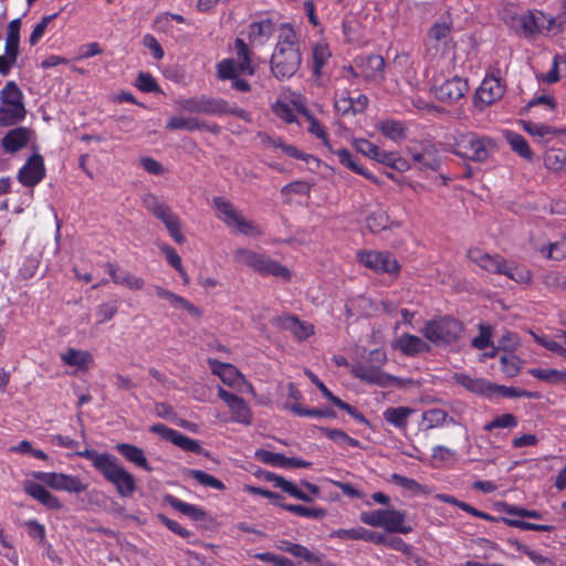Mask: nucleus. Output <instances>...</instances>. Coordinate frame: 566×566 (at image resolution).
Instances as JSON below:
<instances>
[{
	"mask_svg": "<svg viewBox=\"0 0 566 566\" xmlns=\"http://www.w3.org/2000/svg\"><path fill=\"white\" fill-rule=\"evenodd\" d=\"M506 139L511 145L512 149L517 153L520 156L531 159L532 151L526 143L525 138L516 133L509 132L506 134Z\"/></svg>",
	"mask_w": 566,
	"mask_h": 566,
	"instance_id": "53",
	"label": "nucleus"
},
{
	"mask_svg": "<svg viewBox=\"0 0 566 566\" xmlns=\"http://www.w3.org/2000/svg\"><path fill=\"white\" fill-rule=\"evenodd\" d=\"M31 135V129L27 127L13 128L3 136L1 146L6 153L14 154L28 145Z\"/></svg>",
	"mask_w": 566,
	"mask_h": 566,
	"instance_id": "24",
	"label": "nucleus"
},
{
	"mask_svg": "<svg viewBox=\"0 0 566 566\" xmlns=\"http://www.w3.org/2000/svg\"><path fill=\"white\" fill-rule=\"evenodd\" d=\"M265 479L270 482H273L276 488L282 489L284 492L289 493L290 495L294 496L297 500L304 502L313 501V496L306 494L305 492L300 490L294 483L285 480L284 478L275 473H266Z\"/></svg>",
	"mask_w": 566,
	"mask_h": 566,
	"instance_id": "35",
	"label": "nucleus"
},
{
	"mask_svg": "<svg viewBox=\"0 0 566 566\" xmlns=\"http://www.w3.org/2000/svg\"><path fill=\"white\" fill-rule=\"evenodd\" d=\"M171 443L179 447L184 451L192 452L196 454H202L203 450L200 443L197 440H193L179 431L176 432V436L171 440Z\"/></svg>",
	"mask_w": 566,
	"mask_h": 566,
	"instance_id": "54",
	"label": "nucleus"
},
{
	"mask_svg": "<svg viewBox=\"0 0 566 566\" xmlns=\"http://www.w3.org/2000/svg\"><path fill=\"white\" fill-rule=\"evenodd\" d=\"M1 104H17L24 105L22 99L23 95L18 85L10 81L6 84V86L0 92Z\"/></svg>",
	"mask_w": 566,
	"mask_h": 566,
	"instance_id": "46",
	"label": "nucleus"
},
{
	"mask_svg": "<svg viewBox=\"0 0 566 566\" xmlns=\"http://www.w3.org/2000/svg\"><path fill=\"white\" fill-rule=\"evenodd\" d=\"M357 260L361 265L378 274L396 277L400 272L398 260L387 251L361 250L357 252Z\"/></svg>",
	"mask_w": 566,
	"mask_h": 566,
	"instance_id": "11",
	"label": "nucleus"
},
{
	"mask_svg": "<svg viewBox=\"0 0 566 566\" xmlns=\"http://www.w3.org/2000/svg\"><path fill=\"white\" fill-rule=\"evenodd\" d=\"M524 129L532 136L545 138L547 136H555L558 130L544 124L534 122H523Z\"/></svg>",
	"mask_w": 566,
	"mask_h": 566,
	"instance_id": "58",
	"label": "nucleus"
},
{
	"mask_svg": "<svg viewBox=\"0 0 566 566\" xmlns=\"http://www.w3.org/2000/svg\"><path fill=\"white\" fill-rule=\"evenodd\" d=\"M116 449L123 457H125L128 461L133 462L134 464L145 469L148 472L153 470L151 467L148 464L144 451L140 448L128 443H119L116 446Z\"/></svg>",
	"mask_w": 566,
	"mask_h": 566,
	"instance_id": "36",
	"label": "nucleus"
},
{
	"mask_svg": "<svg viewBox=\"0 0 566 566\" xmlns=\"http://www.w3.org/2000/svg\"><path fill=\"white\" fill-rule=\"evenodd\" d=\"M154 291L159 298L168 301L174 308L184 310L196 319L201 318L203 311L187 298L159 285H155Z\"/></svg>",
	"mask_w": 566,
	"mask_h": 566,
	"instance_id": "18",
	"label": "nucleus"
},
{
	"mask_svg": "<svg viewBox=\"0 0 566 566\" xmlns=\"http://www.w3.org/2000/svg\"><path fill=\"white\" fill-rule=\"evenodd\" d=\"M180 111L205 114V115H222L224 108V99L208 97L206 95L181 98L176 102Z\"/></svg>",
	"mask_w": 566,
	"mask_h": 566,
	"instance_id": "12",
	"label": "nucleus"
},
{
	"mask_svg": "<svg viewBox=\"0 0 566 566\" xmlns=\"http://www.w3.org/2000/svg\"><path fill=\"white\" fill-rule=\"evenodd\" d=\"M541 253L547 260L560 261L566 256V244L558 242L549 243L541 248Z\"/></svg>",
	"mask_w": 566,
	"mask_h": 566,
	"instance_id": "59",
	"label": "nucleus"
},
{
	"mask_svg": "<svg viewBox=\"0 0 566 566\" xmlns=\"http://www.w3.org/2000/svg\"><path fill=\"white\" fill-rule=\"evenodd\" d=\"M389 217L385 210L378 209L367 217V227L373 232H380L389 227Z\"/></svg>",
	"mask_w": 566,
	"mask_h": 566,
	"instance_id": "52",
	"label": "nucleus"
},
{
	"mask_svg": "<svg viewBox=\"0 0 566 566\" xmlns=\"http://www.w3.org/2000/svg\"><path fill=\"white\" fill-rule=\"evenodd\" d=\"M205 125L196 117L172 116L166 124V129H185L188 132L201 130Z\"/></svg>",
	"mask_w": 566,
	"mask_h": 566,
	"instance_id": "39",
	"label": "nucleus"
},
{
	"mask_svg": "<svg viewBox=\"0 0 566 566\" xmlns=\"http://www.w3.org/2000/svg\"><path fill=\"white\" fill-rule=\"evenodd\" d=\"M253 270L261 275H272L284 281L292 279V272L286 266L263 254H258Z\"/></svg>",
	"mask_w": 566,
	"mask_h": 566,
	"instance_id": "21",
	"label": "nucleus"
},
{
	"mask_svg": "<svg viewBox=\"0 0 566 566\" xmlns=\"http://www.w3.org/2000/svg\"><path fill=\"white\" fill-rule=\"evenodd\" d=\"M530 374L543 381H546L552 385L565 384L566 385V369L557 370V369H542V368H533L530 370Z\"/></svg>",
	"mask_w": 566,
	"mask_h": 566,
	"instance_id": "40",
	"label": "nucleus"
},
{
	"mask_svg": "<svg viewBox=\"0 0 566 566\" xmlns=\"http://www.w3.org/2000/svg\"><path fill=\"white\" fill-rule=\"evenodd\" d=\"M61 359L65 365L77 367L83 370L88 369L94 361L91 353L74 348H69L66 352L62 353Z\"/></svg>",
	"mask_w": 566,
	"mask_h": 566,
	"instance_id": "33",
	"label": "nucleus"
},
{
	"mask_svg": "<svg viewBox=\"0 0 566 566\" xmlns=\"http://www.w3.org/2000/svg\"><path fill=\"white\" fill-rule=\"evenodd\" d=\"M285 408L291 410L292 412H294L295 415L297 416H301V417H324V418H333L335 417V412L331 409H325V410H322V409H314V408H304L302 407L301 405L296 403V402H285Z\"/></svg>",
	"mask_w": 566,
	"mask_h": 566,
	"instance_id": "43",
	"label": "nucleus"
},
{
	"mask_svg": "<svg viewBox=\"0 0 566 566\" xmlns=\"http://www.w3.org/2000/svg\"><path fill=\"white\" fill-rule=\"evenodd\" d=\"M491 387L490 388V397L495 395V394H500L504 397H533V394L526 391V390H523V389H518V388H515V387H505V386H501V385H495V384H492L491 382Z\"/></svg>",
	"mask_w": 566,
	"mask_h": 566,
	"instance_id": "61",
	"label": "nucleus"
},
{
	"mask_svg": "<svg viewBox=\"0 0 566 566\" xmlns=\"http://www.w3.org/2000/svg\"><path fill=\"white\" fill-rule=\"evenodd\" d=\"M76 454L90 460L105 480L116 488L120 496L127 497L135 492L136 482L133 474L126 471L114 455L91 449L78 451Z\"/></svg>",
	"mask_w": 566,
	"mask_h": 566,
	"instance_id": "2",
	"label": "nucleus"
},
{
	"mask_svg": "<svg viewBox=\"0 0 566 566\" xmlns=\"http://www.w3.org/2000/svg\"><path fill=\"white\" fill-rule=\"evenodd\" d=\"M234 50L238 63L227 59L218 64V75L221 80L234 78L240 74L253 75L255 72V67L251 63L250 50L243 40L237 39L234 41Z\"/></svg>",
	"mask_w": 566,
	"mask_h": 566,
	"instance_id": "9",
	"label": "nucleus"
},
{
	"mask_svg": "<svg viewBox=\"0 0 566 566\" xmlns=\"http://www.w3.org/2000/svg\"><path fill=\"white\" fill-rule=\"evenodd\" d=\"M422 420L428 423V429L439 427L446 422H454L453 418H449L448 413L442 409H429L422 413Z\"/></svg>",
	"mask_w": 566,
	"mask_h": 566,
	"instance_id": "49",
	"label": "nucleus"
},
{
	"mask_svg": "<svg viewBox=\"0 0 566 566\" xmlns=\"http://www.w3.org/2000/svg\"><path fill=\"white\" fill-rule=\"evenodd\" d=\"M411 158L421 170L436 171L441 165L439 150L433 145H426L420 151H411Z\"/></svg>",
	"mask_w": 566,
	"mask_h": 566,
	"instance_id": "25",
	"label": "nucleus"
},
{
	"mask_svg": "<svg viewBox=\"0 0 566 566\" xmlns=\"http://www.w3.org/2000/svg\"><path fill=\"white\" fill-rule=\"evenodd\" d=\"M334 154L338 157L339 163L353 170L356 174L363 175L364 177L376 181V179L369 175L364 168L354 159L353 155L346 148L335 149Z\"/></svg>",
	"mask_w": 566,
	"mask_h": 566,
	"instance_id": "41",
	"label": "nucleus"
},
{
	"mask_svg": "<svg viewBox=\"0 0 566 566\" xmlns=\"http://www.w3.org/2000/svg\"><path fill=\"white\" fill-rule=\"evenodd\" d=\"M253 270L261 275H272L284 281L292 279V272L286 266L263 254H258Z\"/></svg>",
	"mask_w": 566,
	"mask_h": 566,
	"instance_id": "22",
	"label": "nucleus"
},
{
	"mask_svg": "<svg viewBox=\"0 0 566 566\" xmlns=\"http://www.w3.org/2000/svg\"><path fill=\"white\" fill-rule=\"evenodd\" d=\"M381 133L392 139V140H402L406 138V127L402 123L397 120H387L380 125Z\"/></svg>",
	"mask_w": 566,
	"mask_h": 566,
	"instance_id": "51",
	"label": "nucleus"
},
{
	"mask_svg": "<svg viewBox=\"0 0 566 566\" xmlns=\"http://www.w3.org/2000/svg\"><path fill=\"white\" fill-rule=\"evenodd\" d=\"M105 266L115 284L123 285L133 291H139L144 287V280L132 272L123 270L114 263H107Z\"/></svg>",
	"mask_w": 566,
	"mask_h": 566,
	"instance_id": "23",
	"label": "nucleus"
},
{
	"mask_svg": "<svg viewBox=\"0 0 566 566\" xmlns=\"http://www.w3.org/2000/svg\"><path fill=\"white\" fill-rule=\"evenodd\" d=\"M468 91V82L460 76H453L441 84L436 83L434 85L436 97L448 104H453L463 98Z\"/></svg>",
	"mask_w": 566,
	"mask_h": 566,
	"instance_id": "14",
	"label": "nucleus"
},
{
	"mask_svg": "<svg viewBox=\"0 0 566 566\" xmlns=\"http://www.w3.org/2000/svg\"><path fill=\"white\" fill-rule=\"evenodd\" d=\"M413 412L415 410L410 407H390L384 411L382 416L387 422L396 428L403 429L407 427L408 419Z\"/></svg>",
	"mask_w": 566,
	"mask_h": 566,
	"instance_id": "37",
	"label": "nucleus"
},
{
	"mask_svg": "<svg viewBox=\"0 0 566 566\" xmlns=\"http://www.w3.org/2000/svg\"><path fill=\"white\" fill-rule=\"evenodd\" d=\"M331 51L326 43L319 42L313 46V61H314V73L319 75L322 69L331 57Z\"/></svg>",
	"mask_w": 566,
	"mask_h": 566,
	"instance_id": "47",
	"label": "nucleus"
},
{
	"mask_svg": "<svg viewBox=\"0 0 566 566\" xmlns=\"http://www.w3.org/2000/svg\"><path fill=\"white\" fill-rule=\"evenodd\" d=\"M218 396L227 403L235 421L244 424L251 423V410L247 402L241 397L231 394L221 387L218 390Z\"/></svg>",
	"mask_w": 566,
	"mask_h": 566,
	"instance_id": "16",
	"label": "nucleus"
},
{
	"mask_svg": "<svg viewBox=\"0 0 566 566\" xmlns=\"http://www.w3.org/2000/svg\"><path fill=\"white\" fill-rule=\"evenodd\" d=\"M467 256L472 263L489 273L505 275L520 284H528L532 281L530 270L506 261L500 254H490L480 248H470Z\"/></svg>",
	"mask_w": 566,
	"mask_h": 566,
	"instance_id": "3",
	"label": "nucleus"
},
{
	"mask_svg": "<svg viewBox=\"0 0 566 566\" xmlns=\"http://www.w3.org/2000/svg\"><path fill=\"white\" fill-rule=\"evenodd\" d=\"M213 207L218 211V218L228 227L234 228L238 232L245 235H260V229L248 221L234 206L223 197L213 198Z\"/></svg>",
	"mask_w": 566,
	"mask_h": 566,
	"instance_id": "8",
	"label": "nucleus"
},
{
	"mask_svg": "<svg viewBox=\"0 0 566 566\" xmlns=\"http://www.w3.org/2000/svg\"><path fill=\"white\" fill-rule=\"evenodd\" d=\"M276 324L290 331L300 340L310 337L314 333V326L312 324L302 322L294 315L277 317Z\"/></svg>",
	"mask_w": 566,
	"mask_h": 566,
	"instance_id": "27",
	"label": "nucleus"
},
{
	"mask_svg": "<svg viewBox=\"0 0 566 566\" xmlns=\"http://www.w3.org/2000/svg\"><path fill=\"white\" fill-rule=\"evenodd\" d=\"M253 270L261 275H272L284 281L292 279V272L286 266L263 254H258Z\"/></svg>",
	"mask_w": 566,
	"mask_h": 566,
	"instance_id": "20",
	"label": "nucleus"
},
{
	"mask_svg": "<svg viewBox=\"0 0 566 566\" xmlns=\"http://www.w3.org/2000/svg\"><path fill=\"white\" fill-rule=\"evenodd\" d=\"M33 476L57 491L80 494L87 489V485L84 484L80 478L74 475L54 472H34Z\"/></svg>",
	"mask_w": 566,
	"mask_h": 566,
	"instance_id": "13",
	"label": "nucleus"
},
{
	"mask_svg": "<svg viewBox=\"0 0 566 566\" xmlns=\"http://www.w3.org/2000/svg\"><path fill=\"white\" fill-rule=\"evenodd\" d=\"M505 93V84L495 75L486 76L476 91L478 102L485 106L499 101Z\"/></svg>",
	"mask_w": 566,
	"mask_h": 566,
	"instance_id": "15",
	"label": "nucleus"
},
{
	"mask_svg": "<svg viewBox=\"0 0 566 566\" xmlns=\"http://www.w3.org/2000/svg\"><path fill=\"white\" fill-rule=\"evenodd\" d=\"M390 479L395 484L399 485L400 488H402L407 491H410L412 494L417 495V494L428 492L423 485H421L413 479H409L407 476H403V475H400L397 473H394Z\"/></svg>",
	"mask_w": 566,
	"mask_h": 566,
	"instance_id": "55",
	"label": "nucleus"
},
{
	"mask_svg": "<svg viewBox=\"0 0 566 566\" xmlns=\"http://www.w3.org/2000/svg\"><path fill=\"white\" fill-rule=\"evenodd\" d=\"M451 28L452 25L448 21H437L429 30V40L446 44L450 36Z\"/></svg>",
	"mask_w": 566,
	"mask_h": 566,
	"instance_id": "50",
	"label": "nucleus"
},
{
	"mask_svg": "<svg viewBox=\"0 0 566 566\" xmlns=\"http://www.w3.org/2000/svg\"><path fill=\"white\" fill-rule=\"evenodd\" d=\"M160 250L161 252L165 254L166 256V260L167 262L179 273V274H184V266H182V263H181V258L179 256V254L177 253V251L168 245V244H163L160 245Z\"/></svg>",
	"mask_w": 566,
	"mask_h": 566,
	"instance_id": "63",
	"label": "nucleus"
},
{
	"mask_svg": "<svg viewBox=\"0 0 566 566\" xmlns=\"http://www.w3.org/2000/svg\"><path fill=\"white\" fill-rule=\"evenodd\" d=\"M275 27L272 20L264 19L258 22H253L249 25V39L251 42L258 44H264L275 32Z\"/></svg>",
	"mask_w": 566,
	"mask_h": 566,
	"instance_id": "32",
	"label": "nucleus"
},
{
	"mask_svg": "<svg viewBox=\"0 0 566 566\" xmlns=\"http://www.w3.org/2000/svg\"><path fill=\"white\" fill-rule=\"evenodd\" d=\"M189 474L201 485L209 486L219 491L226 489L224 484L211 474L201 470H189Z\"/></svg>",
	"mask_w": 566,
	"mask_h": 566,
	"instance_id": "56",
	"label": "nucleus"
},
{
	"mask_svg": "<svg viewBox=\"0 0 566 566\" xmlns=\"http://www.w3.org/2000/svg\"><path fill=\"white\" fill-rule=\"evenodd\" d=\"M271 72L279 81L291 78L302 64L300 35L290 23L276 29V44L270 59Z\"/></svg>",
	"mask_w": 566,
	"mask_h": 566,
	"instance_id": "1",
	"label": "nucleus"
},
{
	"mask_svg": "<svg viewBox=\"0 0 566 566\" xmlns=\"http://www.w3.org/2000/svg\"><path fill=\"white\" fill-rule=\"evenodd\" d=\"M256 457L265 463L283 468H310L312 465L311 462L297 458H287L282 453H274L265 450L258 451Z\"/></svg>",
	"mask_w": 566,
	"mask_h": 566,
	"instance_id": "29",
	"label": "nucleus"
},
{
	"mask_svg": "<svg viewBox=\"0 0 566 566\" xmlns=\"http://www.w3.org/2000/svg\"><path fill=\"white\" fill-rule=\"evenodd\" d=\"M144 207L150 212L155 218L159 219L166 227L170 237L177 243H184L186 241L185 235L181 232V222L176 213H174L172 209L161 201L157 196L153 193H147L143 198Z\"/></svg>",
	"mask_w": 566,
	"mask_h": 566,
	"instance_id": "6",
	"label": "nucleus"
},
{
	"mask_svg": "<svg viewBox=\"0 0 566 566\" xmlns=\"http://www.w3.org/2000/svg\"><path fill=\"white\" fill-rule=\"evenodd\" d=\"M384 525L388 532L408 534L412 531L410 525L405 524L406 513L398 510H384Z\"/></svg>",
	"mask_w": 566,
	"mask_h": 566,
	"instance_id": "31",
	"label": "nucleus"
},
{
	"mask_svg": "<svg viewBox=\"0 0 566 566\" xmlns=\"http://www.w3.org/2000/svg\"><path fill=\"white\" fill-rule=\"evenodd\" d=\"M387 361V355L380 349H374L369 353L368 364L355 363L350 365L352 374L368 384L388 387L391 385L401 386L402 380L386 374L381 370V366Z\"/></svg>",
	"mask_w": 566,
	"mask_h": 566,
	"instance_id": "5",
	"label": "nucleus"
},
{
	"mask_svg": "<svg viewBox=\"0 0 566 566\" xmlns=\"http://www.w3.org/2000/svg\"><path fill=\"white\" fill-rule=\"evenodd\" d=\"M45 168L43 158L34 154L19 171V181L27 187H34L44 177Z\"/></svg>",
	"mask_w": 566,
	"mask_h": 566,
	"instance_id": "17",
	"label": "nucleus"
},
{
	"mask_svg": "<svg viewBox=\"0 0 566 566\" xmlns=\"http://www.w3.org/2000/svg\"><path fill=\"white\" fill-rule=\"evenodd\" d=\"M517 22L514 31L525 38H534L544 32H556L558 30L556 20L542 11L522 12Z\"/></svg>",
	"mask_w": 566,
	"mask_h": 566,
	"instance_id": "10",
	"label": "nucleus"
},
{
	"mask_svg": "<svg viewBox=\"0 0 566 566\" xmlns=\"http://www.w3.org/2000/svg\"><path fill=\"white\" fill-rule=\"evenodd\" d=\"M462 332V324L448 316L428 321L422 328L423 336L436 345L452 344L460 338Z\"/></svg>",
	"mask_w": 566,
	"mask_h": 566,
	"instance_id": "7",
	"label": "nucleus"
},
{
	"mask_svg": "<svg viewBox=\"0 0 566 566\" xmlns=\"http://www.w3.org/2000/svg\"><path fill=\"white\" fill-rule=\"evenodd\" d=\"M209 366L213 374L218 375L224 384L232 386L237 381L243 380L238 369L231 364L221 363L217 359H210Z\"/></svg>",
	"mask_w": 566,
	"mask_h": 566,
	"instance_id": "34",
	"label": "nucleus"
},
{
	"mask_svg": "<svg viewBox=\"0 0 566 566\" xmlns=\"http://www.w3.org/2000/svg\"><path fill=\"white\" fill-rule=\"evenodd\" d=\"M492 138L474 132H457L450 137L448 150L463 159L475 163L485 161L494 150Z\"/></svg>",
	"mask_w": 566,
	"mask_h": 566,
	"instance_id": "4",
	"label": "nucleus"
},
{
	"mask_svg": "<svg viewBox=\"0 0 566 566\" xmlns=\"http://www.w3.org/2000/svg\"><path fill=\"white\" fill-rule=\"evenodd\" d=\"M279 506H281L282 509L291 512V513H294L298 516H303V517H311V518H317V520H321L323 517H325L326 515V510L324 509H311V507H305V506H302V505H297V504H279Z\"/></svg>",
	"mask_w": 566,
	"mask_h": 566,
	"instance_id": "48",
	"label": "nucleus"
},
{
	"mask_svg": "<svg viewBox=\"0 0 566 566\" xmlns=\"http://www.w3.org/2000/svg\"><path fill=\"white\" fill-rule=\"evenodd\" d=\"M544 164L549 170H562L566 166V151L560 148L546 151Z\"/></svg>",
	"mask_w": 566,
	"mask_h": 566,
	"instance_id": "45",
	"label": "nucleus"
},
{
	"mask_svg": "<svg viewBox=\"0 0 566 566\" xmlns=\"http://www.w3.org/2000/svg\"><path fill=\"white\" fill-rule=\"evenodd\" d=\"M25 116L24 105L1 104L0 106V126H12Z\"/></svg>",
	"mask_w": 566,
	"mask_h": 566,
	"instance_id": "38",
	"label": "nucleus"
},
{
	"mask_svg": "<svg viewBox=\"0 0 566 566\" xmlns=\"http://www.w3.org/2000/svg\"><path fill=\"white\" fill-rule=\"evenodd\" d=\"M168 502L174 509H176L180 513L191 517L195 521H201L206 516L205 511L193 504L182 502L172 496H170L168 499Z\"/></svg>",
	"mask_w": 566,
	"mask_h": 566,
	"instance_id": "42",
	"label": "nucleus"
},
{
	"mask_svg": "<svg viewBox=\"0 0 566 566\" xmlns=\"http://www.w3.org/2000/svg\"><path fill=\"white\" fill-rule=\"evenodd\" d=\"M23 490L27 494L32 496L48 509L60 510L62 507L60 500L39 483L25 481L23 484Z\"/></svg>",
	"mask_w": 566,
	"mask_h": 566,
	"instance_id": "26",
	"label": "nucleus"
},
{
	"mask_svg": "<svg viewBox=\"0 0 566 566\" xmlns=\"http://www.w3.org/2000/svg\"><path fill=\"white\" fill-rule=\"evenodd\" d=\"M502 371L507 377H515L520 371V359L513 354H505L500 357Z\"/></svg>",
	"mask_w": 566,
	"mask_h": 566,
	"instance_id": "60",
	"label": "nucleus"
},
{
	"mask_svg": "<svg viewBox=\"0 0 566 566\" xmlns=\"http://www.w3.org/2000/svg\"><path fill=\"white\" fill-rule=\"evenodd\" d=\"M356 66L366 81L379 82L384 78L385 61L380 55L360 56L356 60Z\"/></svg>",
	"mask_w": 566,
	"mask_h": 566,
	"instance_id": "19",
	"label": "nucleus"
},
{
	"mask_svg": "<svg viewBox=\"0 0 566 566\" xmlns=\"http://www.w3.org/2000/svg\"><path fill=\"white\" fill-rule=\"evenodd\" d=\"M394 347L399 349L406 356H416L423 352H429L430 346L422 338L411 335L402 334L395 343Z\"/></svg>",
	"mask_w": 566,
	"mask_h": 566,
	"instance_id": "28",
	"label": "nucleus"
},
{
	"mask_svg": "<svg viewBox=\"0 0 566 566\" xmlns=\"http://www.w3.org/2000/svg\"><path fill=\"white\" fill-rule=\"evenodd\" d=\"M533 337L537 344H539L543 347H545L546 349L557 354L558 356L566 358V348L563 347L557 342H555L548 337L538 336L536 334H533Z\"/></svg>",
	"mask_w": 566,
	"mask_h": 566,
	"instance_id": "64",
	"label": "nucleus"
},
{
	"mask_svg": "<svg viewBox=\"0 0 566 566\" xmlns=\"http://www.w3.org/2000/svg\"><path fill=\"white\" fill-rule=\"evenodd\" d=\"M517 420L516 417L511 413H504L499 417H496L491 422L486 423L484 426L485 431H492L496 428H513L516 427Z\"/></svg>",
	"mask_w": 566,
	"mask_h": 566,
	"instance_id": "62",
	"label": "nucleus"
},
{
	"mask_svg": "<svg viewBox=\"0 0 566 566\" xmlns=\"http://www.w3.org/2000/svg\"><path fill=\"white\" fill-rule=\"evenodd\" d=\"M566 72V59L562 55H556L553 60L552 69L539 78L546 83H555L559 80V72Z\"/></svg>",
	"mask_w": 566,
	"mask_h": 566,
	"instance_id": "57",
	"label": "nucleus"
},
{
	"mask_svg": "<svg viewBox=\"0 0 566 566\" xmlns=\"http://www.w3.org/2000/svg\"><path fill=\"white\" fill-rule=\"evenodd\" d=\"M452 379L458 385L464 387L468 391L481 396L490 397L491 382L483 378H472L469 375L462 373H455Z\"/></svg>",
	"mask_w": 566,
	"mask_h": 566,
	"instance_id": "30",
	"label": "nucleus"
},
{
	"mask_svg": "<svg viewBox=\"0 0 566 566\" xmlns=\"http://www.w3.org/2000/svg\"><path fill=\"white\" fill-rule=\"evenodd\" d=\"M284 545L285 546L281 547L282 549H284L285 552L292 554L293 556L302 558V559H304V560H306L308 563L318 564L322 560L321 556H317V555L313 554L305 546H302L300 544H293V543H290V542H285Z\"/></svg>",
	"mask_w": 566,
	"mask_h": 566,
	"instance_id": "44",
	"label": "nucleus"
}]
</instances>
